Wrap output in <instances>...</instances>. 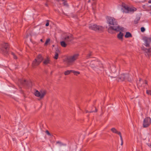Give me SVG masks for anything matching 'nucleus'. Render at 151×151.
<instances>
[{
  "label": "nucleus",
  "instance_id": "obj_45",
  "mask_svg": "<svg viewBox=\"0 0 151 151\" xmlns=\"http://www.w3.org/2000/svg\"><path fill=\"white\" fill-rule=\"evenodd\" d=\"M52 71H51V73H50L51 74H52Z\"/></svg>",
  "mask_w": 151,
  "mask_h": 151
},
{
  "label": "nucleus",
  "instance_id": "obj_30",
  "mask_svg": "<svg viewBox=\"0 0 151 151\" xmlns=\"http://www.w3.org/2000/svg\"><path fill=\"white\" fill-rule=\"evenodd\" d=\"M146 93L148 95H150L151 96V90H147Z\"/></svg>",
  "mask_w": 151,
  "mask_h": 151
},
{
  "label": "nucleus",
  "instance_id": "obj_10",
  "mask_svg": "<svg viewBox=\"0 0 151 151\" xmlns=\"http://www.w3.org/2000/svg\"><path fill=\"white\" fill-rule=\"evenodd\" d=\"M62 39L66 42H70L73 40L72 35H65L63 37Z\"/></svg>",
  "mask_w": 151,
  "mask_h": 151
},
{
  "label": "nucleus",
  "instance_id": "obj_44",
  "mask_svg": "<svg viewBox=\"0 0 151 151\" xmlns=\"http://www.w3.org/2000/svg\"><path fill=\"white\" fill-rule=\"evenodd\" d=\"M90 1H90V0H88V3H89V2H90Z\"/></svg>",
  "mask_w": 151,
  "mask_h": 151
},
{
  "label": "nucleus",
  "instance_id": "obj_37",
  "mask_svg": "<svg viewBox=\"0 0 151 151\" xmlns=\"http://www.w3.org/2000/svg\"><path fill=\"white\" fill-rule=\"evenodd\" d=\"M148 146L151 148V144H147Z\"/></svg>",
  "mask_w": 151,
  "mask_h": 151
},
{
  "label": "nucleus",
  "instance_id": "obj_26",
  "mask_svg": "<svg viewBox=\"0 0 151 151\" xmlns=\"http://www.w3.org/2000/svg\"><path fill=\"white\" fill-rule=\"evenodd\" d=\"M112 68L111 69V71L114 73L116 71V70L115 67L114 66H113Z\"/></svg>",
  "mask_w": 151,
  "mask_h": 151
},
{
  "label": "nucleus",
  "instance_id": "obj_29",
  "mask_svg": "<svg viewBox=\"0 0 151 151\" xmlns=\"http://www.w3.org/2000/svg\"><path fill=\"white\" fill-rule=\"evenodd\" d=\"M56 143L57 144H59L60 146H63L64 145L63 143H62L60 141H58L57 142H56Z\"/></svg>",
  "mask_w": 151,
  "mask_h": 151
},
{
  "label": "nucleus",
  "instance_id": "obj_4",
  "mask_svg": "<svg viewBox=\"0 0 151 151\" xmlns=\"http://www.w3.org/2000/svg\"><path fill=\"white\" fill-rule=\"evenodd\" d=\"M89 28L90 29L100 32L103 31L104 29L102 26L98 25L96 24H89Z\"/></svg>",
  "mask_w": 151,
  "mask_h": 151
},
{
  "label": "nucleus",
  "instance_id": "obj_13",
  "mask_svg": "<svg viewBox=\"0 0 151 151\" xmlns=\"http://www.w3.org/2000/svg\"><path fill=\"white\" fill-rule=\"evenodd\" d=\"M51 61L49 58L47 57L46 59H45L43 62V64L45 65H47L48 64H50Z\"/></svg>",
  "mask_w": 151,
  "mask_h": 151
},
{
  "label": "nucleus",
  "instance_id": "obj_7",
  "mask_svg": "<svg viewBox=\"0 0 151 151\" xmlns=\"http://www.w3.org/2000/svg\"><path fill=\"white\" fill-rule=\"evenodd\" d=\"M123 6L124 8V12L126 13H128L129 12H134L136 10V9L134 7H129L125 4L123 5Z\"/></svg>",
  "mask_w": 151,
  "mask_h": 151
},
{
  "label": "nucleus",
  "instance_id": "obj_12",
  "mask_svg": "<svg viewBox=\"0 0 151 151\" xmlns=\"http://www.w3.org/2000/svg\"><path fill=\"white\" fill-rule=\"evenodd\" d=\"M39 62L40 63L43 60V58L41 54H39L35 59Z\"/></svg>",
  "mask_w": 151,
  "mask_h": 151
},
{
  "label": "nucleus",
  "instance_id": "obj_16",
  "mask_svg": "<svg viewBox=\"0 0 151 151\" xmlns=\"http://www.w3.org/2000/svg\"><path fill=\"white\" fill-rule=\"evenodd\" d=\"M141 48L142 50L146 52L147 53H150L151 52L150 50L151 49V48H150L148 49H147L145 48L144 47H141Z\"/></svg>",
  "mask_w": 151,
  "mask_h": 151
},
{
  "label": "nucleus",
  "instance_id": "obj_31",
  "mask_svg": "<svg viewBox=\"0 0 151 151\" xmlns=\"http://www.w3.org/2000/svg\"><path fill=\"white\" fill-rule=\"evenodd\" d=\"M119 135L121 141H123V138H122L121 132L119 133Z\"/></svg>",
  "mask_w": 151,
  "mask_h": 151
},
{
  "label": "nucleus",
  "instance_id": "obj_20",
  "mask_svg": "<svg viewBox=\"0 0 151 151\" xmlns=\"http://www.w3.org/2000/svg\"><path fill=\"white\" fill-rule=\"evenodd\" d=\"M65 41H62L60 42V45L61 46L63 47H66L67 45V44L65 42Z\"/></svg>",
  "mask_w": 151,
  "mask_h": 151
},
{
  "label": "nucleus",
  "instance_id": "obj_40",
  "mask_svg": "<svg viewBox=\"0 0 151 151\" xmlns=\"http://www.w3.org/2000/svg\"><path fill=\"white\" fill-rule=\"evenodd\" d=\"M123 141H121V145H123Z\"/></svg>",
  "mask_w": 151,
  "mask_h": 151
},
{
  "label": "nucleus",
  "instance_id": "obj_27",
  "mask_svg": "<svg viewBox=\"0 0 151 151\" xmlns=\"http://www.w3.org/2000/svg\"><path fill=\"white\" fill-rule=\"evenodd\" d=\"M92 53L91 52H90L87 55L86 57L87 58H90V57L92 56Z\"/></svg>",
  "mask_w": 151,
  "mask_h": 151
},
{
  "label": "nucleus",
  "instance_id": "obj_47",
  "mask_svg": "<svg viewBox=\"0 0 151 151\" xmlns=\"http://www.w3.org/2000/svg\"><path fill=\"white\" fill-rule=\"evenodd\" d=\"M141 79H140L139 80V81H141Z\"/></svg>",
  "mask_w": 151,
  "mask_h": 151
},
{
  "label": "nucleus",
  "instance_id": "obj_50",
  "mask_svg": "<svg viewBox=\"0 0 151 151\" xmlns=\"http://www.w3.org/2000/svg\"><path fill=\"white\" fill-rule=\"evenodd\" d=\"M150 14H151V12L150 13Z\"/></svg>",
  "mask_w": 151,
  "mask_h": 151
},
{
  "label": "nucleus",
  "instance_id": "obj_41",
  "mask_svg": "<svg viewBox=\"0 0 151 151\" xmlns=\"http://www.w3.org/2000/svg\"><path fill=\"white\" fill-rule=\"evenodd\" d=\"M148 2L149 3H151V0H149Z\"/></svg>",
  "mask_w": 151,
  "mask_h": 151
},
{
  "label": "nucleus",
  "instance_id": "obj_36",
  "mask_svg": "<svg viewBox=\"0 0 151 151\" xmlns=\"http://www.w3.org/2000/svg\"><path fill=\"white\" fill-rule=\"evenodd\" d=\"M63 4L64 6L66 5L67 4V1H63Z\"/></svg>",
  "mask_w": 151,
  "mask_h": 151
},
{
  "label": "nucleus",
  "instance_id": "obj_25",
  "mask_svg": "<svg viewBox=\"0 0 151 151\" xmlns=\"http://www.w3.org/2000/svg\"><path fill=\"white\" fill-rule=\"evenodd\" d=\"M140 19V17H137L134 21V24H137Z\"/></svg>",
  "mask_w": 151,
  "mask_h": 151
},
{
  "label": "nucleus",
  "instance_id": "obj_5",
  "mask_svg": "<svg viewBox=\"0 0 151 151\" xmlns=\"http://www.w3.org/2000/svg\"><path fill=\"white\" fill-rule=\"evenodd\" d=\"M46 91L45 90H42L40 92L37 90H36L34 95L37 97H39L40 99H43L46 93Z\"/></svg>",
  "mask_w": 151,
  "mask_h": 151
},
{
  "label": "nucleus",
  "instance_id": "obj_43",
  "mask_svg": "<svg viewBox=\"0 0 151 151\" xmlns=\"http://www.w3.org/2000/svg\"><path fill=\"white\" fill-rule=\"evenodd\" d=\"M40 41H41L42 42H43V40H42V39H40Z\"/></svg>",
  "mask_w": 151,
  "mask_h": 151
},
{
  "label": "nucleus",
  "instance_id": "obj_8",
  "mask_svg": "<svg viewBox=\"0 0 151 151\" xmlns=\"http://www.w3.org/2000/svg\"><path fill=\"white\" fill-rule=\"evenodd\" d=\"M119 79L121 81L125 80L131 81L132 80L131 78H129V75L127 74L122 75L119 77Z\"/></svg>",
  "mask_w": 151,
  "mask_h": 151
},
{
  "label": "nucleus",
  "instance_id": "obj_35",
  "mask_svg": "<svg viewBox=\"0 0 151 151\" xmlns=\"http://www.w3.org/2000/svg\"><path fill=\"white\" fill-rule=\"evenodd\" d=\"M46 134H47L48 135H49V136H50L51 135V134L50 133V132H49L48 131V130H46Z\"/></svg>",
  "mask_w": 151,
  "mask_h": 151
},
{
  "label": "nucleus",
  "instance_id": "obj_28",
  "mask_svg": "<svg viewBox=\"0 0 151 151\" xmlns=\"http://www.w3.org/2000/svg\"><path fill=\"white\" fill-rule=\"evenodd\" d=\"M11 54L13 56V58L14 59H17V57L15 54L13 52H12L11 53Z\"/></svg>",
  "mask_w": 151,
  "mask_h": 151
},
{
  "label": "nucleus",
  "instance_id": "obj_46",
  "mask_svg": "<svg viewBox=\"0 0 151 151\" xmlns=\"http://www.w3.org/2000/svg\"><path fill=\"white\" fill-rule=\"evenodd\" d=\"M62 1H65V0H61Z\"/></svg>",
  "mask_w": 151,
  "mask_h": 151
},
{
  "label": "nucleus",
  "instance_id": "obj_22",
  "mask_svg": "<svg viewBox=\"0 0 151 151\" xmlns=\"http://www.w3.org/2000/svg\"><path fill=\"white\" fill-rule=\"evenodd\" d=\"M73 70H67L65 71L64 72V75L65 76L68 75L71 73H72Z\"/></svg>",
  "mask_w": 151,
  "mask_h": 151
},
{
  "label": "nucleus",
  "instance_id": "obj_11",
  "mask_svg": "<svg viewBox=\"0 0 151 151\" xmlns=\"http://www.w3.org/2000/svg\"><path fill=\"white\" fill-rule=\"evenodd\" d=\"M40 63L38 62L36 59H35L32 62V68H36L37 66H38Z\"/></svg>",
  "mask_w": 151,
  "mask_h": 151
},
{
  "label": "nucleus",
  "instance_id": "obj_33",
  "mask_svg": "<svg viewBox=\"0 0 151 151\" xmlns=\"http://www.w3.org/2000/svg\"><path fill=\"white\" fill-rule=\"evenodd\" d=\"M21 93L23 94V96L25 97V95L24 94V91L22 89H21L19 91Z\"/></svg>",
  "mask_w": 151,
  "mask_h": 151
},
{
  "label": "nucleus",
  "instance_id": "obj_39",
  "mask_svg": "<svg viewBox=\"0 0 151 151\" xmlns=\"http://www.w3.org/2000/svg\"><path fill=\"white\" fill-rule=\"evenodd\" d=\"M45 5L47 7L48 6V5L47 3H46L45 4Z\"/></svg>",
  "mask_w": 151,
  "mask_h": 151
},
{
  "label": "nucleus",
  "instance_id": "obj_24",
  "mask_svg": "<svg viewBox=\"0 0 151 151\" xmlns=\"http://www.w3.org/2000/svg\"><path fill=\"white\" fill-rule=\"evenodd\" d=\"M50 38H48L46 40V41H45V44H44V45L45 46H47L48 43L49 42H50Z\"/></svg>",
  "mask_w": 151,
  "mask_h": 151
},
{
  "label": "nucleus",
  "instance_id": "obj_49",
  "mask_svg": "<svg viewBox=\"0 0 151 151\" xmlns=\"http://www.w3.org/2000/svg\"><path fill=\"white\" fill-rule=\"evenodd\" d=\"M93 0V1H94V0Z\"/></svg>",
  "mask_w": 151,
  "mask_h": 151
},
{
  "label": "nucleus",
  "instance_id": "obj_17",
  "mask_svg": "<svg viewBox=\"0 0 151 151\" xmlns=\"http://www.w3.org/2000/svg\"><path fill=\"white\" fill-rule=\"evenodd\" d=\"M123 34L120 32L117 35V37L120 40H123Z\"/></svg>",
  "mask_w": 151,
  "mask_h": 151
},
{
  "label": "nucleus",
  "instance_id": "obj_34",
  "mask_svg": "<svg viewBox=\"0 0 151 151\" xmlns=\"http://www.w3.org/2000/svg\"><path fill=\"white\" fill-rule=\"evenodd\" d=\"M141 31L142 32H143L145 31V29L144 27H142L141 28Z\"/></svg>",
  "mask_w": 151,
  "mask_h": 151
},
{
  "label": "nucleus",
  "instance_id": "obj_48",
  "mask_svg": "<svg viewBox=\"0 0 151 151\" xmlns=\"http://www.w3.org/2000/svg\"><path fill=\"white\" fill-rule=\"evenodd\" d=\"M1 118V116L0 115V119Z\"/></svg>",
  "mask_w": 151,
  "mask_h": 151
},
{
  "label": "nucleus",
  "instance_id": "obj_21",
  "mask_svg": "<svg viewBox=\"0 0 151 151\" xmlns=\"http://www.w3.org/2000/svg\"><path fill=\"white\" fill-rule=\"evenodd\" d=\"M111 130L113 132L116 133L118 134H119V133L120 132H118V131H117V130L115 128H112L111 129Z\"/></svg>",
  "mask_w": 151,
  "mask_h": 151
},
{
  "label": "nucleus",
  "instance_id": "obj_1",
  "mask_svg": "<svg viewBox=\"0 0 151 151\" xmlns=\"http://www.w3.org/2000/svg\"><path fill=\"white\" fill-rule=\"evenodd\" d=\"M106 22L109 25H111L108 29V31L109 32L112 33V30L116 32L120 31H123L124 29L123 27H120L117 23L116 20L113 17L107 16L106 17Z\"/></svg>",
  "mask_w": 151,
  "mask_h": 151
},
{
  "label": "nucleus",
  "instance_id": "obj_6",
  "mask_svg": "<svg viewBox=\"0 0 151 151\" xmlns=\"http://www.w3.org/2000/svg\"><path fill=\"white\" fill-rule=\"evenodd\" d=\"M151 122V119L149 117H146L144 120L143 126L144 128L147 127L149 126Z\"/></svg>",
  "mask_w": 151,
  "mask_h": 151
},
{
  "label": "nucleus",
  "instance_id": "obj_14",
  "mask_svg": "<svg viewBox=\"0 0 151 151\" xmlns=\"http://www.w3.org/2000/svg\"><path fill=\"white\" fill-rule=\"evenodd\" d=\"M21 83L24 86H28L30 83V82L27 81L26 80H22L21 81Z\"/></svg>",
  "mask_w": 151,
  "mask_h": 151
},
{
  "label": "nucleus",
  "instance_id": "obj_38",
  "mask_svg": "<svg viewBox=\"0 0 151 151\" xmlns=\"http://www.w3.org/2000/svg\"><path fill=\"white\" fill-rule=\"evenodd\" d=\"M145 84H147V81H146V80H145Z\"/></svg>",
  "mask_w": 151,
  "mask_h": 151
},
{
  "label": "nucleus",
  "instance_id": "obj_2",
  "mask_svg": "<svg viewBox=\"0 0 151 151\" xmlns=\"http://www.w3.org/2000/svg\"><path fill=\"white\" fill-rule=\"evenodd\" d=\"M9 46L8 43L3 42L0 45V52L4 55H8Z\"/></svg>",
  "mask_w": 151,
  "mask_h": 151
},
{
  "label": "nucleus",
  "instance_id": "obj_19",
  "mask_svg": "<svg viewBox=\"0 0 151 151\" xmlns=\"http://www.w3.org/2000/svg\"><path fill=\"white\" fill-rule=\"evenodd\" d=\"M132 37V35L131 33L129 32H127L126 35H125V37L126 38H129Z\"/></svg>",
  "mask_w": 151,
  "mask_h": 151
},
{
  "label": "nucleus",
  "instance_id": "obj_15",
  "mask_svg": "<svg viewBox=\"0 0 151 151\" xmlns=\"http://www.w3.org/2000/svg\"><path fill=\"white\" fill-rule=\"evenodd\" d=\"M59 49L58 48L57 49L56 51L55 52V55L54 57V58L55 59L57 60L58 57V55H59Z\"/></svg>",
  "mask_w": 151,
  "mask_h": 151
},
{
  "label": "nucleus",
  "instance_id": "obj_42",
  "mask_svg": "<svg viewBox=\"0 0 151 151\" xmlns=\"http://www.w3.org/2000/svg\"><path fill=\"white\" fill-rule=\"evenodd\" d=\"M86 113H90V111H88V110H86Z\"/></svg>",
  "mask_w": 151,
  "mask_h": 151
},
{
  "label": "nucleus",
  "instance_id": "obj_32",
  "mask_svg": "<svg viewBox=\"0 0 151 151\" xmlns=\"http://www.w3.org/2000/svg\"><path fill=\"white\" fill-rule=\"evenodd\" d=\"M46 23L45 24V26H46V27H47L49 25V20H47L46 21Z\"/></svg>",
  "mask_w": 151,
  "mask_h": 151
},
{
  "label": "nucleus",
  "instance_id": "obj_23",
  "mask_svg": "<svg viewBox=\"0 0 151 151\" xmlns=\"http://www.w3.org/2000/svg\"><path fill=\"white\" fill-rule=\"evenodd\" d=\"M72 73H73L74 75L77 76L80 74V72L79 71H76L74 70H72Z\"/></svg>",
  "mask_w": 151,
  "mask_h": 151
},
{
  "label": "nucleus",
  "instance_id": "obj_9",
  "mask_svg": "<svg viewBox=\"0 0 151 151\" xmlns=\"http://www.w3.org/2000/svg\"><path fill=\"white\" fill-rule=\"evenodd\" d=\"M143 40L145 42V45L147 47H149L150 44L151 42V38L144 37L143 38Z\"/></svg>",
  "mask_w": 151,
  "mask_h": 151
},
{
  "label": "nucleus",
  "instance_id": "obj_3",
  "mask_svg": "<svg viewBox=\"0 0 151 151\" xmlns=\"http://www.w3.org/2000/svg\"><path fill=\"white\" fill-rule=\"evenodd\" d=\"M79 55L76 54L72 55L68 57L66 59V61L69 64H72L78 58Z\"/></svg>",
  "mask_w": 151,
  "mask_h": 151
},
{
  "label": "nucleus",
  "instance_id": "obj_18",
  "mask_svg": "<svg viewBox=\"0 0 151 151\" xmlns=\"http://www.w3.org/2000/svg\"><path fill=\"white\" fill-rule=\"evenodd\" d=\"M97 111V109L96 108V107L93 106L92 107V109L91 111H90V113H92L96 112Z\"/></svg>",
  "mask_w": 151,
  "mask_h": 151
}]
</instances>
